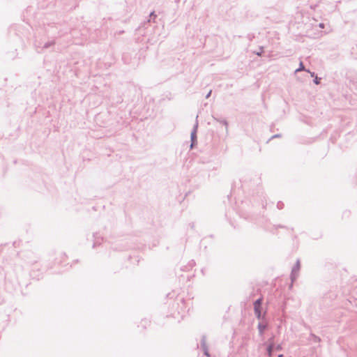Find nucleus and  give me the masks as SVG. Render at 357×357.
Wrapping results in <instances>:
<instances>
[{"mask_svg": "<svg viewBox=\"0 0 357 357\" xmlns=\"http://www.w3.org/2000/svg\"><path fill=\"white\" fill-rule=\"evenodd\" d=\"M273 227L275 230L278 229V228H287L286 226L282 225H274Z\"/></svg>", "mask_w": 357, "mask_h": 357, "instance_id": "22", "label": "nucleus"}, {"mask_svg": "<svg viewBox=\"0 0 357 357\" xmlns=\"http://www.w3.org/2000/svg\"><path fill=\"white\" fill-rule=\"evenodd\" d=\"M281 137V134H275L274 135H273L270 139L269 140L272 139H274V138H278V137Z\"/></svg>", "mask_w": 357, "mask_h": 357, "instance_id": "25", "label": "nucleus"}, {"mask_svg": "<svg viewBox=\"0 0 357 357\" xmlns=\"http://www.w3.org/2000/svg\"><path fill=\"white\" fill-rule=\"evenodd\" d=\"M181 301L182 303H183V302H184V299H183V298H182V299L181 300Z\"/></svg>", "mask_w": 357, "mask_h": 357, "instance_id": "36", "label": "nucleus"}, {"mask_svg": "<svg viewBox=\"0 0 357 357\" xmlns=\"http://www.w3.org/2000/svg\"><path fill=\"white\" fill-rule=\"evenodd\" d=\"M268 323H264L262 321H260L258 323V325H257V329L259 331V335L260 336H263L264 334V331L268 329Z\"/></svg>", "mask_w": 357, "mask_h": 357, "instance_id": "4", "label": "nucleus"}, {"mask_svg": "<svg viewBox=\"0 0 357 357\" xmlns=\"http://www.w3.org/2000/svg\"><path fill=\"white\" fill-rule=\"evenodd\" d=\"M310 340L314 343H317V342H321V338L319 336H317L316 335L311 333L310 334Z\"/></svg>", "mask_w": 357, "mask_h": 357, "instance_id": "10", "label": "nucleus"}, {"mask_svg": "<svg viewBox=\"0 0 357 357\" xmlns=\"http://www.w3.org/2000/svg\"><path fill=\"white\" fill-rule=\"evenodd\" d=\"M301 70H305V71L310 73L309 70H306L305 69V66H304V64H303V63L302 61L300 62L299 68H298L295 70V73H296L297 72L301 71Z\"/></svg>", "mask_w": 357, "mask_h": 357, "instance_id": "12", "label": "nucleus"}, {"mask_svg": "<svg viewBox=\"0 0 357 357\" xmlns=\"http://www.w3.org/2000/svg\"><path fill=\"white\" fill-rule=\"evenodd\" d=\"M350 211H345L343 212V214H342V218H349V215H350Z\"/></svg>", "mask_w": 357, "mask_h": 357, "instance_id": "23", "label": "nucleus"}, {"mask_svg": "<svg viewBox=\"0 0 357 357\" xmlns=\"http://www.w3.org/2000/svg\"><path fill=\"white\" fill-rule=\"evenodd\" d=\"M284 203L282 201L278 202V203H277V208L279 210L282 209L284 208Z\"/></svg>", "mask_w": 357, "mask_h": 357, "instance_id": "19", "label": "nucleus"}, {"mask_svg": "<svg viewBox=\"0 0 357 357\" xmlns=\"http://www.w3.org/2000/svg\"><path fill=\"white\" fill-rule=\"evenodd\" d=\"M31 277H33V278H36V277L37 276L36 275H35V273H34V271H33V272L31 273Z\"/></svg>", "mask_w": 357, "mask_h": 357, "instance_id": "31", "label": "nucleus"}, {"mask_svg": "<svg viewBox=\"0 0 357 357\" xmlns=\"http://www.w3.org/2000/svg\"><path fill=\"white\" fill-rule=\"evenodd\" d=\"M55 44L54 40H50L45 43L43 46L42 47L43 49H47L50 47L51 46H53Z\"/></svg>", "mask_w": 357, "mask_h": 357, "instance_id": "11", "label": "nucleus"}, {"mask_svg": "<svg viewBox=\"0 0 357 357\" xmlns=\"http://www.w3.org/2000/svg\"><path fill=\"white\" fill-rule=\"evenodd\" d=\"M143 321H144V320H142V323ZM144 322H145V323H147L148 321H147V320H144Z\"/></svg>", "mask_w": 357, "mask_h": 357, "instance_id": "35", "label": "nucleus"}, {"mask_svg": "<svg viewBox=\"0 0 357 357\" xmlns=\"http://www.w3.org/2000/svg\"><path fill=\"white\" fill-rule=\"evenodd\" d=\"M190 226H191L192 228H193L194 227V223L190 224Z\"/></svg>", "mask_w": 357, "mask_h": 357, "instance_id": "33", "label": "nucleus"}, {"mask_svg": "<svg viewBox=\"0 0 357 357\" xmlns=\"http://www.w3.org/2000/svg\"><path fill=\"white\" fill-rule=\"evenodd\" d=\"M345 306L349 310H352L351 307L355 306L357 307V302L356 299H353V301L348 299L345 303Z\"/></svg>", "mask_w": 357, "mask_h": 357, "instance_id": "7", "label": "nucleus"}, {"mask_svg": "<svg viewBox=\"0 0 357 357\" xmlns=\"http://www.w3.org/2000/svg\"><path fill=\"white\" fill-rule=\"evenodd\" d=\"M198 116L196 117V121L193 126V128L190 133V149H193L196 145L197 144V129H198V121H197Z\"/></svg>", "mask_w": 357, "mask_h": 357, "instance_id": "1", "label": "nucleus"}, {"mask_svg": "<svg viewBox=\"0 0 357 357\" xmlns=\"http://www.w3.org/2000/svg\"><path fill=\"white\" fill-rule=\"evenodd\" d=\"M310 73L311 77H314H314H315V76L317 75V74H316L314 72H312V73H311V72L310 71Z\"/></svg>", "mask_w": 357, "mask_h": 357, "instance_id": "28", "label": "nucleus"}, {"mask_svg": "<svg viewBox=\"0 0 357 357\" xmlns=\"http://www.w3.org/2000/svg\"><path fill=\"white\" fill-rule=\"evenodd\" d=\"M268 344L267 345H271L272 347H274L275 346V335H273L268 340Z\"/></svg>", "mask_w": 357, "mask_h": 357, "instance_id": "15", "label": "nucleus"}, {"mask_svg": "<svg viewBox=\"0 0 357 357\" xmlns=\"http://www.w3.org/2000/svg\"><path fill=\"white\" fill-rule=\"evenodd\" d=\"M324 26H325V25H324V23H319V26L320 28H324Z\"/></svg>", "mask_w": 357, "mask_h": 357, "instance_id": "30", "label": "nucleus"}, {"mask_svg": "<svg viewBox=\"0 0 357 357\" xmlns=\"http://www.w3.org/2000/svg\"><path fill=\"white\" fill-rule=\"evenodd\" d=\"M260 52H255V54L259 56H261L264 52V47L262 46L259 47Z\"/></svg>", "mask_w": 357, "mask_h": 357, "instance_id": "24", "label": "nucleus"}, {"mask_svg": "<svg viewBox=\"0 0 357 357\" xmlns=\"http://www.w3.org/2000/svg\"><path fill=\"white\" fill-rule=\"evenodd\" d=\"M211 93H212V90H210L208 93L205 96V98L207 99L208 98L211 96Z\"/></svg>", "mask_w": 357, "mask_h": 357, "instance_id": "26", "label": "nucleus"}, {"mask_svg": "<svg viewBox=\"0 0 357 357\" xmlns=\"http://www.w3.org/2000/svg\"><path fill=\"white\" fill-rule=\"evenodd\" d=\"M202 349L203 351V354H204V356H206L207 357L210 356V354H209V351H208V347H205V348H203Z\"/></svg>", "mask_w": 357, "mask_h": 357, "instance_id": "20", "label": "nucleus"}, {"mask_svg": "<svg viewBox=\"0 0 357 357\" xmlns=\"http://www.w3.org/2000/svg\"><path fill=\"white\" fill-rule=\"evenodd\" d=\"M283 354H279L277 357H283Z\"/></svg>", "mask_w": 357, "mask_h": 357, "instance_id": "32", "label": "nucleus"}, {"mask_svg": "<svg viewBox=\"0 0 357 357\" xmlns=\"http://www.w3.org/2000/svg\"><path fill=\"white\" fill-rule=\"evenodd\" d=\"M200 344H201V348L202 349L207 347V345H206V337L205 335H203L202 337Z\"/></svg>", "mask_w": 357, "mask_h": 357, "instance_id": "13", "label": "nucleus"}, {"mask_svg": "<svg viewBox=\"0 0 357 357\" xmlns=\"http://www.w3.org/2000/svg\"><path fill=\"white\" fill-rule=\"evenodd\" d=\"M263 297L261 296L258 298L257 300H255L253 303V307L254 308H262V303H263Z\"/></svg>", "mask_w": 357, "mask_h": 357, "instance_id": "8", "label": "nucleus"}, {"mask_svg": "<svg viewBox=\"0 0 357 357\" xmlns=\"http://www.w3.org/2000/svg\"><path fill=\"white\" fill-rule=\"evenodd\" d=\"M156 17L157 15L155 14V11H152L149 15V19L148 20V22H150L151 21L155 22Z\"/></svg>", "mask_w": 357, "mask_h": 357, "instance_id": "14", "label": "nucleus"}, {"mask_svg": "<svg viewBox=\"0 0 357 357\" xmlns=\"http://www.w3.org/2000/svg\"><path fill=\"white\" fill-rule=\"evenodd\" d=\"M242 183L241 184V187L243 188V190H245V183L243 181H241Z\"/></svg>", "mask_w": 357, "mask_h": 357, "instance_id": "29", "label": "nucleus"}, {"mask_svg": "<svg viewBox=\"0 0 357 357\" xmlns=\"http://www.w3.org/2000/svg\"><path fill=\"white\" fill-rule=\"evenodd\" d=\"M256 195L257 197H259V198H261L263 195V191H262V189H261V186H259L257 188V192H256Z\"/></svg>", "mask_w": 357, "mask_h": 357, "instance_id": "17", "label": "nucleus"}, {"mask_svg": "<svg viewBox=\"0 0 357 357\" xmlns=\"http://www.w3.org/2000/svg\"><path fill=\"white\" fill-rule=\"evenodd\" d=\"M337 297V294L334 291H330L324 294V299L333 301Z\"/></svg>", "mask_w": 357, "mask_h": 357, "instance_id": "6", "label": "nucleus"}, {"mask_svg": "<svg viewBox=\"0 0 357 357\" xmlns=\"http://www.w3.org/2000/svg\"><path fill=\"white\" fill-rule=\"evenodd\" d=\"M273 348H275L276 351H282L283 349L282 344H278L277 345L275 344Z\"/></svg>", "mask_w": 357, "mask_h": 357, "instance_id": "21", "label": "nucleus"}, {"mask_svg": "<svg viewBox=\"0 0 357 357\" xmlns=\"http://www.w3.org/2000/svg\"><path fill=\"white\" fill-rule=\"evenodd\" d=\"M300 269H301V262H300L299 259H297L291 269V272L290 274V279H291V284L289 285L290 289L292 288L293 283L297 280Z\"/></svg>", "mask_w": 357, "mask_h": 357, "instance_id": "2", "label": "nucleus"}, {"mask_svg": "<svg viewBox=\"0 0 357 357\" xmlns=\"http://www.w3.org/2000/svg\"><path fill=\"white\" fill-rule=\"evenodd\" d=\"M202 273L203 274H204V268H202Z\"/></svg>", "mask_w": 357, "mask_h": 357, "instance_id": "34", "label": "nucleus"}, {"mask_svg": "<svg viewBox=\"0 0 357 357\" xmlns=\"http://www.w3.org/2000/svg\"><path fill=\"white\" fill-rule=\"evenodd\" d=\"M93 248H95L98 245H100L103 240V238L99 235L98 233H93Z\"/></svg>", "mask_w": 357, "mask_h": 357, "instance_id": "5", "label": "nucleus"}, {"mask_svg": "<svg viewBox=\"0 0 357 357\" xmlns=\"http://www.w3.org/2000/svg\"><path fill=\"white\" fill-rule=\"evenodd\" d=\"M220 123L225 126V130L227 132L228 130V121L226 119H222Z\"/></svg>", "mask_w": 357, "mask_h": 357, "instance_id": "18", "label": "nucleus"}, {"mask_svg": "<svg viewBox=\"0 0 357 357\" xmlns=\"http://www.w3.org/2000/svg\"><path fill=\"white\" fill-rule=\"evenodd\" d=\"M254 312L256 318L261 321H266V310L264 311V313H262V308H254Z\"/></svg>", "mask_w": 357, "mask_h": 357, "instance_id": "3", "label": "nucleus"}, {"mask_svg": "<svg viewBox=\"0 0 357 357\" xmlns=\"http://www.w3.org/2000/svg\"><path fill=\"white\" fill-rule=\"evenodd\" d=\"M273 347L271 345H266V354L268 357H272Z\"/></svg>", "mask_w": 357, "mask_h": 357, "instance_id": "9", "label": "nucleus"}, {"mask_svg": "<svg viewBox=\"0 0 357 357\" xmlns=\"http://www.w3.org/2000/svg\"><path fill=\"white\" fill-rule=\"evenodd\" d=\"M321 78L319 77L317 75L313 79V83L316 85H319L321 83Z\"/></svg>", "mask_w": 357, "mask_h": 357, "instance_id": "16", "label": "nucleus"}, {"mask_svg": "<svg viewBox=\"0 0 357 357\" xmlns=\"http://www.w3.org/2000/svg\"><path fill=\"white\" fill-rule=\"evenodd\" d=\"M213 118L214 119V120H215L217 122H219V123H220V121L222 120L221 119H218L214 116H213Z\"/></svg>", "mask_w": 357, "mask_h": 357, "instance_id": "27", "label": "nucleus"}]
</instances>
